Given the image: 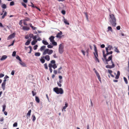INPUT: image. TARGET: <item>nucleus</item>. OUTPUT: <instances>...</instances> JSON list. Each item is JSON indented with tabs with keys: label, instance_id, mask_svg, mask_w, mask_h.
<instances>
[{
	"label": "nucleus",
	"instance_id": "nucleus-21",
	"mask_svg": "<svg viewBox=\"0 0 129 129\" xmlns=\"http://www.w3.org/2000/svg\"><path fill=\"white\" fill-rule=\"evenodd\" d=\"M6 83H3L2 84V88L3 89V90H5V85Z\"/></svg>",
	"mask_w": 129,
	"mask_h": 129
},
{
	"label": "nucleus",
	"instance_id": "nucleus-54",
	"mask_svg": "<svg viewBox=\"0 0 129 129\" xmlns=\"http://www.w3.org/2000/svg\"><path fill=\"white\" fill-rule=\"evenodd\" d=\"M81 52L83 54V55L85 56V52L83 50H81Z\"/></svg>",
	"mask_w": 129,
	"mask_h": 129
},
{
	"label": "nucleus",
	"instance_id": "nucleus-58",
	"mask_svg": "<svg viewBox=\"0 0 129 129\" xmlns=\"http://www.w3.org/2000/svg\"><path fill=\"white\" fill-rule=\"evenodd\" d=\"M4 76V74H0V78L3 77Z\"/></svg>",
	"mask_w": 129,
	"mask_h": 129
},
{
	"label": "nucleus",
	"instance_id": "nucleus-24",
	"mask_svg": "<svg viewBox=\"0 0 129 129\" xmlns=\"http://www.w3.org/2000/svg\"><path fill=\"white\" fill-rule=\"evenodd\" d=\"M36 101L38 103H39L40 102V100L39 98L37 96H36Z\"/></svg>",
	"mask_w": 129,
	"mask_h": 129
},
{
	"label": "nucleus",
	"instance_id": "nucleus-11",
	"mask_svg": "<svg viewBox=\"0 0 129 129\" xmlns=\"http://www.w3.org/2000/svg\"><path fill=\"white\" fill-rule=\"evenodd\" d=\"M30 29L29 27L28 26H23L22 27V29L24 30H28Z\"/></svg>",
	"mask_w": 129,
	"mask_h": 129
},
{
	"label": "nucleus",
	"instance_id": "nucleus-32",
	"mask_svg": "<svg viewBox=\"0 0 129 129\" xmlns=\"http://www.w3.org/2000/svg\"><path fill=\"white\" fill-rule=\"evenodd\" d=\"M40 53L39 52H36L35 53V55L36 56H39L40 55Z\"/></svg>",
	"mask_w": 129,
	"mask_h": 129
},
{
	"label": "nucleus",
	"instance_id": "nucleus-51",
	"mask_svg": "<svg viewBox=\"0 0 129 129\" xmlns=\"http://www.w3.org/2000/svg\"><path fill=\"white\" fill-rule=\"evenodd\" d=\"M31 6L32 7H34V8H37V7H36V6H35L34 5V4L32 3H31Z\"/></svg>",
	"mask_w": 129,
	"mask_h": 129
},
{
	"label": "nucleus",
	"instance_id": "nucleus-61",
	"mask_svg": "<svg viewBox=\"0 0 129 129\" xmlns=\"http://www.w3.org/2000/svg\"><path fill=\"white\" fill-rule=\"evenodd\" d=\"M23 23L24 25H27V23L26 21H24Z\"/></svg>",
	"mask_w": 129,
	"mask_h": 129
},
{
	"label": "nucleus",
	"instance_id": "nucleus-22",
	"mask_svg": "<svg viewBox=\"0 0 129 129\" xmlns=\"http://www.w3.org/2000/svg\"><path fill=\"white\" fill-rule=\"evenodd\" d=\"M20 64L23 67H25L26 66V64L25 63H24L23 62H22V61L21 62H19Z\"/></svg>",
	"mask_w": 129,
	"mask_h": 129
},
{
	"label": "nucleus",
	"instance_id": "nucleus-4",
	"mask_svg": "<svg viewBox=\"0 0 129 129\" xmlns=\"http://www.w3.org/2000/svg\"><path fill=\"white\" fill-rule=\"evenodd\" d=\"M53 52V51L51 49H47L44 50L43 53V55H45L47 54L48 55H51Z\"/></svg>",
	"mask_w": 129,
	"mask_h": 129
},
{
	"label": "nucleus",
	"instance_id": "nucleus-28",
	"mask_svg": "<svg viewBox=\"0 0 129 129\" xmlns=\"http://www.w3.org/2000/svg\"><path fill=\"white\" fill-rule=\"evenodd\" d=\"M7 13L6 12H5L3 15L2 17V19H4L5 17L7 15Z\"/></svg>",
	"mask_w": 129,
	"mask_h": 129
},
{
	"label": "nucleus",
	"instance_id": "nucleus-26",
	"mask_svg": "<svg viewBox=\"0 0 129 129\" xmlns=\"http://www.w3.org/2000/svg\"><path fill=\"white\" fill-rule=\"evenodd\" d=\"M62 69V67H60L58 70V73L60 74L61 73V71L60 70Z\"/></svg>",
	"mask_w": 129,
	"mask_h": 129
},
{
	"label": "nucleus",
	"instance_id": "nucleus-18",
	"mask_svg": "<svg viewBox=\"0 0 129 129\" xmlns=\"http://www.w3.org/2000/svg\"><path fill=\"white\" fill-rule=\"evenodd\" d=\"M46 47V46H42L40 49V50L41 51H42L44 50V49Z\"/></svg>",
	"mask_w": 129,
	"mask_h": 129
},
{
	"label": "nucleus",
	"instance_id": "nucleus-27",
	"mask_svg": "<svg viewBox=\"0 0 129 129\" xmlns=\"http://www.w3.org/2000/svg\"><path fill=\"white\" fill-rule=\"evenodd\" d=\"M32 120L33 122H34L36 119V118L35 116L34 115H33L32 116Z\"/></svg>",
	"mask_w": 129,
	"mask_h": 129
},
{
	"label": "nucleus",
	"instance_id": "nucleus-13",
	"mask_svg": "<svg viewBox=\"0 0 129 129\" xmlns=\"http://www.w3.org/2000/svg\"><path fill=\"white\" fill-rule=\"evenodd\" d=\"M62 81L61 79H59V82H57V84L60 87H61V83L62 82Z\"/></svg>",
	"mask_w": 129,
	"mask_h": 129
},
{
	"label": "nucleus",
	"instance_id": "nucleus-48",
	"mask_svg": "<svg viewBox=\"0 0 129 129\" xmlns=\"http://www.w3.org/2000/svg\"><path fill=\"white\" fill-rule=\"evenodd\" d=\"M16 52L15 51H14L13 52V53L12 54V56H15L16 55Z\"/></svg>",
	"mask_w": 129,
	"mask_h": 129
},
{
	"label": "nucleus",
	"instance_id": "nucleus-9",
	"mask_svg": "<svg viewBox=\"0 0 129 129\" xmlns=\"http://www.w3.org/2000/svg\"><path fill=\"white\" fill-rule=\"evenodd\" d=\"M95 73L96 74V76L98 77L99 80L100 81H101V78H100V76L99 75V74L98 73L97 71H95Z\"/></svg>",
	"mask_w": 129,
	"mask_h": 129
},
{
	"label": "nucleus",
	"instance_id": "nucleus-59",
	"mask_svg": "<svg viewBox=\"0 0 129 129\" xmlns=\"http://www.w3.org/2000/svg\"><path fill=\"white\" fill-rule=\"evenodd\" d=\"M61 12L62 14L63 15L65 14V11L64 10H62Z\"/></svg>",
	"mask_w": 129,
	"mask_h": 129
},
{
	"label": "nucleus",
	"instance_id": "nucleus-37",
	"mask_svg": "<svg viewBox=\"0 0 129 129\" xmlns=\"http://www.w3.org/2000/svg\"><path fill=\"white\" fill-rule=\"evenodd\" d=\"M16 58L18 60L20 61L21 62V60L19 56H18L16 57Z\"/></svg>",
	"mask_w": 129,
	"mask_h": 129
},
{
	"label": "nucleus",
	"instance_id": "nucleus-25",
	"mask_svg": "<svg viewBox=\"0 0 129 129\" xmlns=\"http://www.w3.org/2000/svg\"><path fill=\"white\" fill-rule=\"evenodd\" d=\"M112 47V46L109 45L107 47H106V48H107L108 50H109L110 51L111 50Z\"/></svg>",
	"mask_w": 129,
	"mask_h": 129
},
{
	"label": "nucleus",
	"instance_id": "nucleus-33",
	"mask_svg": "<svg viewBox=\"0 0 129 129\" xmlns=\"http://www.w3.org/2000/svg\"><path fill=\"white\" fill-rule=\"evenodd\" d=\"M31 112V110H29L27 114V115L30 116V115Z\"/></svg>",
	"mask_w": 129,
	"mask_h": 129
},
{
	"label": "nucleus",
	"instance_id": "nucleus-3",
	"mask_svg": "<svg viewBox=\"0 0 129 129\" xmlns=\"http://www.w3.org/2000/svg\"><path fill=\"white\" fill-rule=\"evenodd\" d=\"M53 91L57 94H62L63 93V91L62 88H59L57 87H55L53 88Z\"/></svg>",
	"mask_w": 129,
	"mask_h": 129
},
{
	"label": "nucleus",
	"instance_id": "nucleus-34",
	"mask_svg": "<svg viewBox=\"0 0 129 129\" xmlns=\"http://www.w3.org/2000/svg\"><path fill=\"white\" fill-rule=\"evenodd\" d=\"M123 79L124 80L125 83L126 84H128V81H127V79H126V78L125 77H123Z\"/></svg>",
	"mask_w": 129,
	"mask_h": 129
},
{
	"label": "nucleus",
	"instance_id": "nucleus-42",
	"mask_svg": "<svg viewBox=\"0 0 129 129\" xmlns=\"http://www.w3.org/2000/svg\"><path fill=\"white\" fill-rule=\"evenodd\" d=\"M14 2L12 1L10 3V6H12L14 5Z\"/></svg>",
	"mask_w": 129,
	"mask_h": 129
},
{
	"label": "nucleus",
	"instance_id": "nucleus-50",
	"mask_svg": "<svg viewBox=\"0 0 129 129\" xmlns=\"http://www.w3.org/2000/svg\"><path fill=\"white\" fill-rule=\"evenodd\" d=\"M48 66L49 68H52V67L53 65L51 63H50L49 64Z\"/></svg>",
	"mask_w": 129,
	"mask_h": 129
},
{
	"label": "nucleus",
	"instance_id": "nucleus-12",
	"mask_svg": "<svg viewBox=\"0 0 129 129\" xmlns=\"http://www.w3.org/2000/svg\"><path fill=\"white\" fill-rule=\"evenodd\" d=\"M106 52H107V53H106V55L107 56L109 54H111L113 52L112 51H111L109 52V51L108 50L107 48H106Z\"/></svg>",
	"mask_w": 129,
	"mask_h": 129
},
{
	"label": "nucleus",
	"instance_id": "nucleus-8",
	"mask_svg": "<svg viewBox=\"0 0 129 129\" xmlns=\"http://www.w3.org/2000/svg\"><path fill=\"white\" fill-rule=\"evenodd\" d=\"M62 34V32L60 31V32L58 33L56 36V37L57 38H60L61 37V35Z\"/></svg>",
	"mask_w": 129,
	"mask_h": 129
},
{
	"label": "nucleus",
	"instance_id": "nucleus-63",
	"mask_svg": "<svg viewBox=\"0 0 129 129\" xmlns=\"http://www.w3.org/2000/svg\"><path fill=\"white\" fill-rule=\"evenodd\" d=\"M32 38L33 39H34L35 40H36V39L37 38V37L36 36H34L33 35Z\"/></svg>",
	"mask_w": 129,
	"mask_h": 129
},
{
	"label": "nucleus",
	"instance_id": "nucleus-29",
	"mask_svg": "<svg viewBox=\"0 0 129 129\" xmlns=\"http://www.w3.org/2000/svg\"><path fill=\"white\" fill-rule=\"evenodd\" d=\"M2 7L3 9H6L7 8V6L5 4H3L2 6Z\"/></svg>",
	"mask_w": 129,
	"mask_h": 129
},
{
	"label": "nucleus",
	"instance_id": "nucleus-23",
	"mask_svg": "<svg viewBox=\"0 0 129 129\" xmlns=\"http://www.w3.org/2000/svg\"><path fill=\"white\" fill-rule=\"evenodd\" d=\"M64 22L65 24L67 25H69V23L68 22L67 20L66 19H64Z\"/></svg>",
	"mask_w": 129,
	"mask_h": 129
},
{
	"label": "nucleus",
	"instance_id": "nucleus-7",
	"mask_svg": "<svg viewBox=\"0 0 129 129\" xmlns=\"http://www.w3.org/2000/svg\"><path fill=\"white\" fill-rule=\"evenodd\" d=\"M94 51L95 52H93V54L95 57V58H96V57L98 58V52L96 48L95 49Z\"/></svg>",
	"mask_w": 129,
	"mask_h": 129
},
{
	"label": "nucleus",
	"instance_id": "nucleus-35",
	"mask_svg": "<svg viewBox=\"0 0 129 129\" xmlns=\"http://www.w3.org/2000/svg\"><path fill=\"white\" fill-rule=\"evenodd\" d=\"M108 31H112V28L111 26H108Z\"/></svg>",
	"mask_w": 129,
	"mask_h": 129
},
{
	"label": "nucleus",
	"instance_id": "nucleus-56",
	"mask_svg": "<svg viewBox=\"0 0 129 129\" xmlns=\"http://www.w3.org/2000/svg\"><path fill=\"white\" fill-rule=\"evenodd\" d=\"M38 46L37 45H35L34 46V50H36Z\"/></svg>",
	"mask_w": 129,
	"mask_h": 129
},
{
	"label": "nucleus",
	"instance_id": "nucleus-40",
	"mask_svg": "<svg viewBox=\"0 0 129 129\" xmlns=\"http://www.w3.org/2000/svg\"><path fill=\"white\" fill-rule=\"evenodd\" d=\"M30 42L29 41H28L27 40V41L25 43V45H28L29 44Z\"/></svg>",
	"mask_w": 129,
	"mask_h": 129
},
{
	"label": "nucleus",
	"instance_id": "nucleus-15",
	"mask_svg": "<svg viewBox=\"0 0 129 129\" xmlns=\"http://www.w3.org/2000/svg\"><path fill=\"white\" fill-rule=\"evenodd\" d=\"M54 37L53 36H51L49 38V39L50 40L51 42H52L53 41H54Z\"/></svg>",
	"mask_w": 129,
	"mask_h": 129
},
{
	"label": "nucleus",
	"instance_id": "nucleus-53",
	"mask_svg": "<svg viewBox=\"0 0 129 129\" xmlns=\"http://www.w3.org/2000/svg\"><path fill=\"white\" fill-rule=\"evenodd\" d=\"M32 92L33 96H34V95H35L36 94V93L35 92H34L33 91H32Z\"/></svg>",
	"mask_w": 129,
	"mask_h": 129
},
{
	"label": "nucleus",
	"instance_id": "nucleus-36",
	"mask_svg": "<svg viewBox=\"0 0 129 129\" xmlns=\"http://www.w3.org/2000/svg\"><path fill=\"white\" fill-rule=\"evenodd\" d=\"M51 43H52V44L56 46L57 45V43L55 41L51 42Z\"/></svg>",
	"mask_w": 129,
	"mask_h": 129
},
{
	"label": "nucleus",
	"instance_id": "nucleus-17",
	"mask_svg": "<svg viewBox=\"0 0 129 129\" xmlns=\"http://www.w3.org/2000/svg\"><path fill=\"white\" fill-rule=\"evenodd\" d=\"M68 104L67 103H66L65 104V106L63 107V108L62 109V111H63V110L64 109V111H65L66 110H65V109L67 107H68Z\"/></svg>",
	"mask_w": 129,
	"mask_h": 129
},
{
	"label": "nucleus",
	"instance_id": "nucleus-16",
	"mask_svg": "<svg viewBox=\"0 0 129 129\" xmlns=\"http://www.w3.org/2000/svg\"><path fill=\"white\" fill-rule=\"evenodd\" d=\"M7 57V56L6 55H4L2 56V57L0 58L1 60H5Z\"/></svg>",
	"mask_w": 129,
	"mask_h": 129
},
{
	"label": "nucleus",
	"instance_id": "nucleus-1",
	"mask_svg": "<svg viewBox=\"0 0 129 129\" xmlns=\"http://www.w3.org/2000/svg\"><path fill=\"white\" fill-rule=\"evenodd\" d=\"M106 56H105V57H104V59L105 60V61L106 62V64H108V61H111V63H112V65H106V68H114L115 67V65L114 64L113 62V61L112 60V55H111L107 59L106 57Z\"/></svg>",
	"mask_w": 129,
	"mask_h": 129
},
{
	"label": "nucleus",
	"instance_id": "nucleus-10",
	"mask_svg": "<svg viewBox=\"0 0 129 129\" xmlns=\"http://www.w3.org/2000/svg\"><path fill=\"white\" fill-rule=\"evenodd\" d=\"M44 58V56H42L41 57V58L40 59V61L42 63H44L45 61Z\"/></svg>",
	"mask_w": 129,
	"mask_h": 129
},
{
	"label": "nucleus",
	"instance_id": "nucleus-55",
	"mask_svg": "<svg viewBox=\"0 0 129 129\" xmlns=\"http://www.w3.org/2000/svg\"><path fill=\"white\" fill-rule=\"evenodd\" d=\"M108 73L110 74V75L112 73V71L111 70H108Z\"/></svg>",
	"mask_w": 129,
	"mask_h": 129
},
{
	"label": "nucleus",
	"instance_id": "nucleus-20",
	"mask_svg": "<svg viewBox=\"0 0 129 129\" xmlns=\"http://www.w3.org/2000/svg\"><path fill=\"white\" fill-rule=\"evenodd\" d=\"M42 42L43 43L44 45H48L49 44L48 43V42H47L46 41L44 40H43L42 41Z\"/></svg>",
	"mask_w": 129,
	"mask_h": 129
},
{
	"label": "nucleus",
	"instance_id": "nucleus-64",
	"mask_svg": "<svg viewBox=\"0 0 129 129\" xmlns=\"http://www.w3.org/2000/svg\"><path fill=\"white\" fill-rule=\"evenodd\" d=\"M105 45L104 44H102L101 45V47L102 48H104L105 47Z\"/></svg>",
	"mask_w": 129,
	"mask_h": 129
},
{
	"label": "nucleus",
	"instance_id": "nucleus-2",
	"mask_svg": "<svg viewBox=\"0 0 129 129\" xmlns=\"http://www.w3.org/2000/svg\"><path fill=\"white\" fill-rule=\"evenodd\" d=\"M109 22L112 26L115 27L116 24V19L113 14L109 15Z\"/></svg>",
	"mask_w": 129,
	"mask_h": 129
},
{
	"label": "nucleus",
	"instance_id": "nucleus-60",
	"mask_svg": "<svg viewBox=\"0 0 129 129\" xmlns=\"http://www.w3.org/2000/svg\"><path fill=\"white\" fill-rule=\"evenodd\" d=\"M54 73L55 74H56L57 73V71L55 70H54L53 71Z\"/></svg>",
	"mask_w": 129,
	"mask_h": 129
},
{
	"label": "nucleus",
	"instance_id": "nucleus-41",
	"mask_svg": "<svg viewBox=\"0 0 129 129\" xmlns=\"http://www.w3.org/2000/svg\"><path fill=\"white\" fill-rule=\"evenodd\" d=\"M44 66L45 68L46 69H48V66H47V63H45L44 64Z\"/></svg>",
	"mask_w": 129,
	"mask_h": 129
},
{
	"label": "nucleus",
	"instance_id": "nucleus-46",
	"mask_svg": "<svg viewBox=\"0 0 129 129\" xmlns=\"http://www.w3.org/2000/svg\"><path fill=\"white\" fill-rule=\"evenodd\" d=\"M47 47L49 48H53V46L50 45H48Z\"/></svg>",
	"mask_w": 129,
	"mask_h": 129
},
{
	"label": "nucleus",
	"instance_id": "nucleus-44",
	"mask_svg": "<svg viewBox=\"0 0 129 129\" xmlns=\"http://www.w3.org/2000/svg\"><path fill=\"white\" fill-rule=\"evenodd\" d=\"M22 5L25 8H26V5L23 3H21Z\"/></svg>",
	"mask_w": 129,
	"mask_h": 129
},
{
	"label": "nucleus",
	"instance_id": "nucleus-57",
	"mask_svg": "<svg viewBox=\"0 0 129 129\" xmlns=\"http://www.w3.org/2000/svg\"><path fill=\"white\" fill-rule=\"evenodd\" d=\"M120 28V26H118L116 27V29L118 30H119Z\"/></svg>",
	"mask_w": 129,
	"mask_h": 129
},
{
	"label": "nucleus",
	"instance_id": "nucleus-19",
	"mask_svg": "<svg viewBox=\"0 0 129 129\" xmlns=\"http://www.w3.org/2000/svg\"><path fill=\"white\" fill-rule=\"evenodd\" d=\"M37 40H33L31 43V45H35L36 43L37 42Z\"/></svg>",
	"mask_w": 129,
	"mask_h": 129
},
{
	"label": "nucleus",
	"instance_id": "nucleus-49",
	"mask_svg": "<svg viewBox=\"0 0 129 129\" xmlns=\"http://www.w3.org/2000/svg\"><path fill=\"white\" fill-rule=\"evenodd\" d=\"M29 37H30V38H31L33 36V35L32 34H30L29 35Z\"/></svg>",
	"mask_w": 129,
	"mask_h": 129
},
{
	"label": "nucleus",
	"instance_id": "nucleus-43",
	"mask_svg": "<svg viewBox=\"0 0 129 129\" xmlns=\"http://www.w3.org/2000/svg\"><path fill=\"white\" fill-rule=\"evenodd\" d=\"M55 61L54 60H52L51 61V64H55Z\"/></svg>",
	"mask_w": 129,
	"mask_h": 129
},
{
	"label": "nucleus",
	"instance_id": "nucleus-52",
	"mask_svg": "<svg viewBox=\"0 0 129 129\" xmlns=\"http://www.w3.org/2000/svg\"><path fill=\"white\" fill-rule=\"evenodd\" d=\"M95 61H98V62H100L98 58L96 57V58H95Z\"/></svg>",
	"mask_w": 129,
	"mask_h": 129
},
{
	"label": "nucleus",
	"instance_id": "nucleus-45",
	"mask_svg": "<svg viewBox=\"0 0 129 129\" xmlns=\"http://www.w3.org/2000/svg\"><path fill=\"white\" fill-rule=\"evenodd\" d=\"M84 14H85V15L86 16V18L87 20H88V15H87V13H86L85 12V13H84Z\"/></svg>",
	"mask_w": 129,
	"mask_h": 129
},
{
	"label": "nucleus",
	"instance_id": "nucleus-14",
	"mask_svg": "<svg viewBox=\"0 0 129 129\" xmlns=\"http://www.w3.org/2000/svg\"><path fill=\"white\" fill-rule=\"evenodd\" d=\"M44 58L47 61H49L50 60V56L48 55H46L44 56Z\"/></svg>",
	"mask_w": 129,
	"mask_h": 129
},
{
	"label": "nucleus",
	"instance_id": "nucleus-38",
	"mask_svg": "<svg viewBox=\"0 0 129 129\" xmlns=\"http://www.w3.org/2000/svg\"><path fill=\"white\" fill-rule=\"evenodd\" d=\"M103 53L104 57H105V56H107L106 54H105V51L104 50L103 51Z\"/></svg>",
	"mask_w": 129,
	"mask_h": 129
},
{
	"label": "nucleus",
	"instance_id": "nucleus-31",
	"mask_svg": "<svg viewBox=\"0 0 129 129\" xmlns=\"http://www.w3.org/2000/svg\"><path fill=\"white\" fill-rule=\"evenodd\" d=\"M6 107V105H4L3 106V110L2 111L4 112L5 110Z\"/></svg>",
	"mask_w": 129,
	"mask_h": 129
},
{
	"label": "nucleus",
	"instance_id": "nucleus-39",
	"mask_svg": "<svg viewBox=\"0 0 129 129\" xmlns=\"http://www.w3.org/2000/svg\"><path fill=\"white\" fill-rule=\"evenodd\" d=\"M57 67V66L56 64H54L53 65L52 68L53 69H55V68H56Z\"/></svg>",
	"mask_w": 129,
	"mask_h": 129
},
{
	"label": "nucleus",
	"instance_id": "nucleus-30",
	"mask_svg": "<svg viewBox=\"0 0 129 129\" xmlns=\"http://www.w3.org/2000/svg\"><path fill=\"white\" fill-rule=\"evenodd\" d=\"M25 19L23 20V21H29L30 20V19L29 18L27 17H25Z\"/></svg>",
	"mask_w": 129,
	"mask_h": 129
},
{
	"label": "nucleus",
	"instance_id": "nucleus-6",
	"mask_svg": "<svg viewBox=\"0 0 129 129\" xmlns=\"http://www.w3.org/2000/svg\"><path fill=\"white\" fill-rule=\"evenodd\" d=\"M15 36V34L14 33H13L12 34L10 35L7 38V40H9L13 38Z\"/></svg>",
	"mask_w": 129,
	"mask_h": 129
},
{
	"label": "nucleus",
	"instance_id": "nucleus-47",
	"mask_svg": "<svg viewBox=\"0 0 129 129\" xmlns=\"http://www.w3.org/2000/svg\"><path fill=\"white\" fill-rule=\"evenodd\" d=\"M17 123L16 122H15L13 124V127H16L17 126Z\"/></svg>",
	"mask_w": 129,
	"mask_h": 129
},
{
	"label": "nucleus",
	"instance_id": "nucleus-5",
	"mask_svg": "<svg viewBox=\"0 0 129 129\" xmlns=\"http://www.w3.org/2000/svg\"><path fill=\"white\" fill-rule=\"evenodd\" d=\"M63 48V46L61 44H60L58 49L59 52L61 54L63 53L64 51Z\"/></svg>",
	"mask_w": 129,
	"mask_h": 129
},
{
	"label": "nucleus",
	"instance_id": "nucleus-62",
	"mask_svg": "<svg viewBox=\"0 0 129 129\" xmlns=\"http://www.w3.org/2000/svg\"><path fill=\"white\" fill-rule=\"evenodd\" d=\"M15 73V71L14 70H13L11 73V75H14Z\"/></svg>",
	"mask_w": 129,
	"mask_h": 129
}]
</instances>
